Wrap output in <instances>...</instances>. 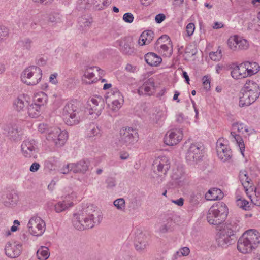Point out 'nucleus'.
Instances as JSON below:
<instances>
[{
    "instance_id": "0e129e2a",
    "label": "nucleus",
    "mask_w": 260,
    "mask_h": 260,
    "mask_svg": "<svg viewBox=\"0 0 260 260\" xmlns=\"http://www.w3.org/2000/svg\"><path fill=\"white\" fill-rule=\"evenodd\" d=\"M57 76V73L52 74L50 75L49 77V81L52 84H56L57 83V80H56V77Z\"/></svg>"
},
{
    "instance_id": "f3484780",
    "label": "nucleus",
    "mask_w": 260,
    "mask_h": 260,
    "mask_svg": "<svg viewBox=\"0 0 260 260\" xmlns=\"http://www.w3.org/2000/svg\"><path fill=\"white\" fill-rule=\"evenodd\" d=\"M22 250V245L15 242H8L5 248L6 254L11 258L18 257L21 254Z\"/></svg>"
},
{
    "instance_id": "8fccbe9b",
    "label": "nucleus",
    "mask_w": 260,
    "mask_h": 260,
    "mask_svg": "<svg viewBox=\"0 0 260 260\" xmlns=\"http://www.w3.org/2000/svg\"><path fill=\"white\" fill-rule=\"evenodd\" d=\"M8 35V29L5 26H0V42L6 39Z\"/></svg>"
},
{
    "instance_id": "e2e57ef3",
    "label": "nucleus",
    "mask_w": 260,
    "mask_h": 260,
    "mask_svg": "<svg viewBox=\"0 0 260 260\" xmlns=\"http://www.w3.org/2000/svg\"><path fill=\"white\" fill-rule=\"evenodd\" d=\"M210 58L214 61H219L221 57H218V55L216 54V52H211L209 53Z\"/></svg>"
},
{
    "instance_id": "f8f14e48",
    "label": "nucleus",
    "mask_w": 260,
    "mask_h": 260,
    "mask_svg": "<svg viewBox=\"0 0 260 260\" xmlns=\"http://www.w3.org/2000/svg\"><path fill=\"white\" fill-rule=\"evenodd\" d=\"M29 233L35 236H40L43 234L46 229L45 221L40 217H31L27 224Z\"/></svg>"
},
{
    "instance_id": "473e14b6",
    "label": "nucleus",
    "mask_w": 260,
    "mask_h": 260,
    "mask_svg": "<svg viewBox=\"0 0 260 260\" xmlns=\"http://www.w3.org/2000/svg\"><path fill=\"white\" fill-rule=\"evenodd\" d=\"M73 205L72 202H68L65 201L59 202L54 206L55 210L57 213H60L65 211Z\"/></svg>"
},
{
    "instance_id": "b1692460",
    "label": "nucleus",
    "mask_w": 260,
    "mask_h": 260,
    "mask_svg": "<svg viewBox=\"0 0 260 260\" xmlns=\"http://www.w3.org/2000/svg\"><path fill=\"white\" fill-rule=\"evenodd\" d=\"M231 69L232 70L231 72V74L233 78L238 79L247 77L244 63L240 64L239 66L233 64L231 67Z\"/></svg>"
},
{
    "instance_id": "f704fd0d",
    "label": "nucleus",
    "mask_w": 260,
    "mask_h": 260,
    "mask_svg": "<svg viewBox=\"0 0 260 260\" xmlns=\"http://www.w3.org/2000/svg\"><path fill=\"white\" fill-rule=\"evenodd\" d=\"M49 255V249L46 247H41L37 252V256L40 260H46Z\"/></svg>"
},
{
    "instance_id": "c756f323",
    "label": "nucleus",
    "mask_w": 260,
    "mask_h": 260,
    "mask_svg": "<svg viewBox=\"0 0 260 260\" xmlns=\"http://www.w3.org/2000/svg\"><path fill=\"white\" fill-rule=\"evenodd\" d=\"M112 0H90L85 1V4H89L91 3L93 4L97 10H102L106 8L111 3Z\"/></svg>"
},
{
    "instance_id": "2f4dec72",
    "label": "nucleus",
    "mask_w": 260,
    "mask_h": 260,
    "mask_svg": "<svg viewBox=\"0 0 260 260\" xmlns=\"http://www.w3.org/2000/svg\"><path fill=\"white\" fill-rule=\"evenodd\" d=\"M27 111L29 116L32 118L37 117L40 115V107L39 104H32L28 105Z\"/></svg>"
},
{
    "instance_id": "72a5a7b5",
    "label": "nucleus",
    "mask_w": 260,
    "mask_h": 260,
    "mask_svg": "<svg viewBox=\"0 0 260 260\" xmlns=\"http://www.w3.org/2000/svg\"><path fill=\"white\" fill-rule=\"evenodd\" d=\"M146 238L144 236L137 237L135 244V248L137 251H142L144 250L146 247Z\"/></svg>"
},
{
    "instance_id": "f03ea898",
    "label": "nucleus",
    "mask_w": 260,
    "mask_h": 260,
    "mask_svg": "<svg viewBox=\"0 0 260 260\" xmlns=\"http://www.w3.org/2000/svg\"><path fill=\"white\" fill-rule=\"evenodd\" d=\"M260 95L259 85L254 81L247 80L241 89L239 97V106H248L253 103Z\"/></svg>"
},
{
    "instance_id": "393cba45",
    "label": "nucleus",
    "mask_w": 260,
    "mask_h": 260,
    "mask_svg": "<svg viewBox=\"0 0 260 260\" xmlns=\"http://www.w3.org/2000/svg\"><path fill=\"white\" fill-rule=\"evenodd\" d=\"M18 201L17 194L10 192L4 194L2 197V202L6 207L15 205Z\"/></svg>"
},
{
    "instance_id": "603ef678",
    "label": "nucleus",
    "mask_w": 260,
    "mask_h": 260,
    "mask_svg": "<svg viewBox=\"0 0 260 260\" xmlns=\"http://www.w3.org/2000/svg\"><path fill=\"white\" fill-rule=\"evenodd\" d=\"M104 103L103 100L101 96H97L96 98H92L90 101L89 104L95 106H100L102 104L103 105Z\"/></svg>"
},
{
    "instance_id": "6e6552de",
    "label": "nucleus",
    "mask_w": 260,
    "mask_h": 260,
    "mask_svg": "<svg viewBox=\"0 0 260 260\" xmlns=\"http://www.w3.org/2000/svg\"><path fill=\"white\" fill-rule=\"evenodd\" d=\"M68 138V134L66 131H61L57 127L52 128L49 130L46 139L52 142L56 147L63 146Z\"/></svg>"
},
{
    "instance_id": "338daca9",
    "label": "nucleus",
    "mask_w": 260,
    "mask_h": 260,
    "mask_svg": "<svg viewBox=\"0 0 260 260\" xmlns=\"http://www.w3.org/2000/svg\"><path fill=\"white\" fill-rule=\"evenodd\" d=\"M172 202L175 203V204H177L179 206H182L183 205L184 199L181 198L176 200H172Z\"/></svg>"
},
{
    "instance_id": "c85d7f7f",
    "label": "nucleus",
    "mask_w": 260,
    "mask_h": 260,
    "mask_svg": "<svg viewBox=\"0 0 260 260\" xmlns=\"http://www.w3.org/2000/svg\"><path fill=\"white\" fill-rule=\"evenodd\" d=\"M244 63L245 66L247 76H251L257 73L259 70L260 66L255 62H251L247 61L244 62Z\"/></svg>"
},
{
    "instance_id": "0eeeda50",
    "label": "nucleus",
    "mask_w": 260,
    "mask_h": 260,
    "mask_svg": "<svg viewBox=\"0 0 260 260\" xmlns=\"http://www.w3.org/2000/svg\"><path fill=\"white\" fill-rule=\"evenodd\" d=\"M42 77L41 69L37 66H31L26 68L21 75V81L28 85H37Z\"/></svg>"
},
{
    "instance_id": "bf43d9fd",
    "label": "nucleus",
    "mask_w": 260,
    "mask_h": 260,
    "mask_svg": "<svg viewBox=\"0 0 260 260\" xmlns=\"http://www.w3.org/2000/svg\"><path fill=\"white\" fill-rule=\"evenodd\" d=\"M100 132V129L98 127L93 126V128L88 133V136L89 137H93L97 136Z\"/></svg>"
},
{
    "instance_id": "4c0bfd02",
    "label": "nucleus",
    "mask_w": 260,
    "mask_h": 260,
    "mask_svg": "<svg viewBox=\"0 0 260 260\" xmlns=\"http://www.w3.org/2000/svg\"><path fill=\"white\" fill-rule=\"evenodd\" d=\"M232 128L234 130L237 129L239 133H241L242 134L249 132L248 127L242 123H234L232 124Z\"/></svg>"
},
{
    "instance_id": "a19ab883",
    "label": "nucleus",
    "mask_w": 260,
    "mask_h": 260,
    "mask_svg": "<svg viewBox=\"0 0 260 260\" xmlns=\"http://www.w3.org/2000/svg\"><path fill=\"white\" fill-rule=\"evenodd\" d=\"M62 16L57 12H53L50 14L49 21L52 23L56 24L61 22Z\"/></svg>"
},
{
    "instance_id": "9d476101",
    "label": "nucleus",
    "mask_w": 260,
    "mask_h": 260,
    "mask_svg": "<svg viewBox=\"0 0 260 260\" xmlns=\"http://www.w3.org/2000/svg\"><path fill=\"white\" fill-rule=\"evenodd\" d=\"M120 134L119 142L123 145L132 146L138 140L137 130L131 127H127L121 129Z\"/></svg>"
},
{
    "instance_id": "e433bc0d",
    "label": "nucleus",
    "mask_w": 260,
    "mask_h": 260,
    "mask_svg": "<svg viewBox=\"0 0 260 260\" xmlns=\"http://www.w3.org/2000/svg\"><path fill=\"white\" fill-rule=\"evenodd\" d=\"M231 135L232 136L233 138H234L237 142V143L238 144L240 149L241 153L243 155V151L244 150L245 146L242 138L239 135L236 134L235 132H231Z\"/></svg>"
},
{
    "instance_id": "58836bf2",
    "label": "nucleus",
    "mask_w": 260,
    "mask_h": 260,
    "mask_svg": "<svg viewBox=\"0 0 260 260\" xmlns=\"http://www.w3.org/2000/svg\"><path fill=\"white\" fill-rule=\"evenodd\" d=\"M171 44V40L168 36L166 35H163L160 37L156 42L154 46L155 49H158L159 46H161L164 44Z\"/></svg>"
},
{
    "instance_id": "6ab92c4d",
    "label": "nucleus",
    "mask_w": 260,
    "mask_h": 260,
    "mask_svg": "<svg viewBox=\"0 0 260 260\" xmlns=\"http://www.w3.org/2000/svg\"><path fill=\"white\" fill-rule=\"evenodd\" d=\"M95 72L98 73L100 79L101 77V75H103V71H101V69L97 67H93L86 70L83 78V81L86 84H89L96 82L98 79L97 77L94 78Z\"/></svg>"
},
{
    "instance_id": "5701e85b",
    "label": "nucleus",
    "mask_w": 260,
    "mask_h": 260,
    "mask_svg": "<svg viewBox=\"0 0 260 260\" xmlns=\"http://www.w3.org/2000/svg\"><path fill=\"white\" fill-rule=\"evenodd\" d=\"M89 161L83 159L76 163H71V170L74 173L85 174L88 170Z\"/></svg>"
},
{
    "instance_id": "ea45409f",
    "label": "nucleus",
    "mask_w": 260,
    "mask_h": 260,
    "mask_svg": "<svg viewBox=\"0 0 260 260\" xmlns=\"http://www.w3.org/2000/svg\"><path fill=\"white\" fill-rule=\"evenodd\" d=\"M173 225V221L171 219H168L164 222L159 228V232L161 233H166L171 231L172 225Z\"/></svg>"
},
{
    "instance_id": "864d4df0",
    "label": "nucleus",
    "mask_w": 260,
    "mask_h": 260,
    "mask_svg": "<svg viewBox=\"0 0 260 260\" xmlns=\"http://www.w3.org/2000/svg\"><path fill=\"white\" fill-rule=\"evenodd\" d=\"M106 183L108 188H113L116 186V181L114 178H108L106 180Z\"/></svg>"
},
{
    "instance_id": "423d86ee",
    "label": "nucleus",
    "mask_w": 260,
    "mask_h": 260,
    "mask_svg": "<svg viewBox=\"0 0 260 260\" xmlns=\"http://www.w3.org/2000/svg\"><path fill=\"white\" fill-rule=\"evenodd\" d=\"M79 110L73 102L67 103L62 111V116L64 122L68 125H76L80 122Z\"/></svg>"
},
{
    "instance_id": "7c9ffc66",
    "label": "nucleus",
    "mask_w": 260,
    "mask_h": 260,
    "mask_svg": "<svg viewBox=\"0 0 260 260\" xmlns=\"http://www.w3.org/2000/svg\"><path fill=\"white\" fill-rule=\"evenodd\" d=\"M158 49H155L160 53L166 56H170L173 52V45L171 41V44H164L161 46H159Z\"/></svg>"
},
{
    "instance_id": "cd10ccee",
    "label": "nucleus",
    "mask_w": 260,
    "mask_h": 260,
    "mask_svg": "<svg viewBox=\"0 0 260 260\" xmlns=\"http://www.w3.org/2000/svg\"><path fill=\"white\" fill-rule=\"evenodd\" d=\"M223 197V192L218 188L211 189L205 194L206 200L210 201L220 200Z\"/></svg>"
},
{
    "instance_id": "37998d69",
    "label": "nucleus",
    "mask_w": 260,
    "mask_h": 260,
    "mask_svg": "<svg viewBox=\"0 0 260 260\" xmlns=\"http://www.w3.org/2000/svg\"><path fill=\"white\" fill-rule=\"evenodd\" d=\"M202 198L201 193H192L189 198V202L193 205H198Z\"/></svg>"
},
{
    "instance_id": "bb28decb",
    "label": "nucleus",
    "mask_w": 260,
    "mask_h": 260,
    "mask_svg": "<svg viewBox=\"0 0 260 260\" xmlns=\"http://www.w3.org/2000/svg\"><path fill=\"white\" fill-rule=\"evenodd\" d=\"M145 60L150 66H158L162 61V58L153 52H149L145 55Z\"/></svg>"
},
{
    "instance_id": "ddd939ff",
    "label": "nucleus",
    "mask_w": 260,
    "mask_h": 260,
    "mask_svg": "<svg viewBox=\"0 0 260 260\" xmlns=\"http://www.w3.org/2000/svg\"><path fill=\"white\" fill-rule=\"evenodd\" d=\"M202 147L198 144H191L186 153L187 161L190 164L197 163L202 159Z\"/></svg>"
},
{
    "instance_id": "9b49d317",
    "label": "nucleus",
    "mask_w": 260,
    "mask_h": 260,
    "mask_svg": "<svg viewBox=\"0 0 260 260\" xmlns=\"http://www.w3.org/2000/svg\"><path fill=\"white\" fill-rule=\"evenodd\" d=\"M116 46L120 52L124 55L134 56L136 54V49L131 37H125L116 41Z\"/></svg>"
},
{
    "instance_id": "79ce46f5",
    "label": "nucleus",
    "mask_w": 260,
    "mask_h": 260,
    "mask_svg": "<svg viewBox=\"0 0 260 260\" xmlns=\"http://www.w3.org/2000/svg\"><path fill=\"white\" fill-rule=\"evenodd\" d=\"M78 23L82 30H85L91 25L92 21L86 18L81 17L79 19Z\"/></svg>"
},
{
    "instance_id": "774afa93",
    "label": "nucleus",
    "mask_w": 260,
    "mask_h": 260,
    "mask_svg": "<svg viewBox=\"0 0 260 260\" xmlns=\"http://www.w3.org/2000/svg\"><path fill=\"white\" fill-rule=\"evenodd\" d=\"M184 120V116L182 113H179L176 115V121L178 123H182Z\"/></svg>"
},
{
    "instance_id": "4d7b16f0",
    "label": "nucleus",
    "mask_w": 260,
    "mask_h": 260,
    "mask_svg": "<svg viewBox=\"0 0 260 260\" xmlns=\"http://www.w3.org/2000/svg\"><path fill=\"white\" fill-rule=\"evenodd\" d=\"M123 19L127 23H132L134 20L133 15L131 13H126L123 16Z\"/></svg>"
},
{
    "instance_id": "39448f33",
    "label": "nucleus",
    "mask_w": 260,
    "mask_h": 260,
    "mask_svg": "<svg viewBox=\"0 0 260 260\" xmlns=\"http://www.w3.org/2000/svg\"><path fill=\"white\" fill-rule=\"evenodd\" d=\"M228 215V208L226 204L219 202L213 204L209 209L207 219L210 224L219 225L226 219Z\"/></svg>"
},
{
    "instance_id": "c9c22d12",
    "label": "nucleus",
    "mask_w": 260,
    "mask_h": 260,
    "mask_svg": "<svg viewBox=\"0 0 260 260\" xmlns=\"http://www.w3.org/2000/svg\"><path fill=\"white\" fill-rule=\"evenodd\" d=\"M18 45L23 50L29 51L32 47V41L29 38H24L20 40L18 43Z\"/></svg>"
},
{
    "instance_id": "49530a36",
    "label": "nucleus",
    "mask_w": 260,
    "mask_h": 260,
    "mask_svg": "<svg viewBox=\"0 0 260 260\" xmlns=\"http://www.w3.org/2000/svg\"><path fill=\"white\" fill-rule=\"evenodd\" d=\"M123 100L121 99V101H119L118 100H114L112 101L111 105L109 106L110 108L113 111H117L121 107L123 104Z\"/></svg>"
},
{
    "instance_id": "dca6fc26",
    "label": "nucleus",
    "mask_w": 260,
    "mask_h": 260,
    "mask_svg": "<svg viewBox=\"0 0 260 260\" xmlns=\"http://www.w3.org/2000/svg\"><path fill=\"white\" fill-rule=\"evenodd\" d=\"M228 44L233 51L246 49L249 45L246 40L237 35L230 37L228 40Z\"/></svg>"
},
{
    "instance_id": "aec40b11",
    "label": "nucleus",
    "mask_w": 260,
    "mask_h": 260,
    "mask_svg": "<svg viewBox=\"0 0 260 260\" xmlns=\"http://www.w3.org/2000/svg\"><path fill=\"white\" fill-rule=\"evenodd\" d=\"M216 150L218 156L223 161L229 160L232 156L231 149L218 140L216 143Z\"/></svg>"
},
{
    "instance_id": "a878e982",
    "label": "nucleus",
    "mask_w": 260,
    "mask_h": 260,
    "mask_svg": "<svg viewBox=\"0 0 260 260\" xmlns=\"http://www.w3.org/2000/svg\"><path fill=\"white\" fill-rule=\"evenodd\" d=\"M28 105V102L24 94L19 95L13 101V108L18 112L23 111Z\"/></svg>"
},
{
    "instance_id": "052dcab7",
    "label": "nucleus",
    "mask_w": 260,
    "mask_h": 260,
    "mask_svg": "<svg viewBox=\"0 0 260 260\" xmlns=\"http://www.w3.org/2000/svg\"><path fill=\"white\" fill-rule=\"evenodd\" d=\"M165 18L166 16L165 14L160 13L156 15L155 20L156 23H160L165 19Z\"/></svg>"
},
{
    "instance_id": "4be33fe9",
    "label": "nucleus",
    "mask_w": 260,
    "mask_h": 260,
    "mask_svg": "<svg viewBox=\"0 0 260 260\" xmlns=\"http://www.w3.org/2000/svg\"><path fill=\"white\" fill-rule=\"evenodd\" d=\"M258 197L259 196L257 194L256 196H255V197H253L252 196L251 198L250 199L251 200V203H249L244 199H238L236 201L237 205L240 208L245 210H249L251 209V205H259L260 202L259 200L258 199Z\"/></svg>"
},
{
    "instance_id": "3c124183",
    "label": "nucleus",
    "mask_w": 260,
    "mask_h": 260,
    "mask_svg": "<svg viewBox=\"0 0 260 260\" xmlns=\"http://www.w3.org/2000/svg\"><path fill=\"white\" fill-rule=\"evenodd\" d=\"M37 99L36 101L38 102V104H39L40 107L41 105H43L46 102L47 96L44 93H41L39 94L36 97Z\"/></svg>"
},
{
    "instance_id": "7ed1b4c3",
    "label": "nucleus",
    "mask_w": 260,
    "mask_h": 260,
    "mask_svg": "<svg viewBox=\"0 0 260 260\" xmlns=\"http://www.w3.org/2000/svg\"><path fill=\"white\" fill-rule=\"evenodd\" d=\"M239 222L232 219L228 222L223 230H220L217 238L218 245L226 247L234 244L237 240L236 233L239 231Z\"/></svg>"
},
{
    "instance_id": "1a4fd4ad",
    "label": "nucleus",
    "mask_w": 260,
    "mask_h": 260,
    "mask_svg": "<svg viewBox=\"0 0 260 260\" xmlns=\"http://www.w3.org/2000/svg\"><path fill=\"white\" fill-rule=\"evenodd\" d=\"M37 144L34 139L23 141L21 145V151L23 156L27 158L36 159L39 152Z\"/></svg>"
},
{
    "instance_id": "4468645a",
    "label": "nucleus",
    "mask_w": 260,
    "mask_h": 260,
    "mask_svg": "<svg viewBox=\"0 0 260 260\" xmlns=\"http://www.w3.org/2000/svg\"><path fill=\"white\" fill-rule=\"evenodd\" d=\"M239 176L248 198L251 199L252 196H256V189L253 185L251 179L248 176L247 171L246 170L240 171Z\"/></svg>"
},
{
    "instance_id": "2eb2a0df",
    "label": "nucleus",
    "mask_w": 260,
    "mask_h": 260,
    "mask_svg": "<svg viewBox=\"0 0 260 260\" xmlns=\"http://www.w3.org/2000/svg\"><path fill=\"white\" fill-rule=\"evenodd\" d=\"M182 138L183 133L181 129H173L167 132L164 142L168 145L173 146L178 144Z\"/></svg>"
},
{
    "instance_id": "a18cd8bd",
    "label": "nucleus",
    "mask_w": 260,
    "mask_h": 260,
    "mask_svg": "<svg viewBox=\"0 0 260 260\" xmlns=\"http://www.w3.org/2000/svg\"><path fill=\"white\" fill-rule=\"evenodd\" d=\"M90 109L89 113L90 114H95L96 115L98 116L101 114L102 110L103 109V105L102 104L100 106H95L89 104Z\"/></svg>"
},
{
    "instance_id": "680f3d73",
    "label": "nucleus",
    "mask_w": 260,
    "mask_h": 260,
    "mask_svg": "<svg viewBox=\"0 0 260 260\" xmlns=\"http://www.w3.org/2000/svg\"><path fill=\"white\" fill-rule=\"evenodd\" d=\"M40 167V165L38 162H34L30 166L29 170L30 172H35L39 169Z\"/></svg>"
},
{
    "instance_id": "6e6d98bb",
    "label": "nucleus",
    "mask_w": 260,
    "mask_h": 260,
    "mask_svg": "<svg viewBox=\"0 0 260 260\" xmlns=\"http://www.w3.org/2000/svg\"><path fill=\"white\" fill-rule=\"evenodd\" d=\"M203 84L204 88L208 90L210 88V80L208 76H205L203 77Z\"/></svg>"
},
{
    "instance_id": "13d9d810",
    "label": "nucleus",
    "mask_w": 260,
    "mask_h": 260,
    "mask_svg": "<svg viewBox=\"0 0 260 260\" xmlns=\"http://www.w3.org/2000/svg\"><path fill=\"white\" fill-rule=\"evenodd\" d=\"M59 171L61 174H68L70 171H72L71 164H68L67 165L64 166L62 168H61L59 170Z\"/></svg>"
},
{
    "instance_id": "c03bdc74",
    "label": "nucleus",
    "mask_w": 260,
    "mask_h": 260,
    "mask_svg": "<svg viewBox=\"0 0 260 260\" xmlns=\"http://www.w3.org/2000/svg\"><path fill=\"white\" fill-rule=\"evenodd\" d=\"M114 206L120 211H123L125 207V202L123 198H119L113 202Z\"/></svg>"
},
{
    "instance_id": "a211bd4d",
    "label": "nucleus",
    "mask_w": 260,
    "mask_h": 260,
    "mask_svg": "<svg viewBox=\"0 0 260 260\" xmlns=\"http://www.w3.org/2000/svg\"><path fill=\"white\" fill-rule=\"evenodd\" d=\"M154 169H157L159 175H166L170 168V162L169 159L165 156L159 157L155 159L153 164Z\"/></svg>"
},
{
    "instance_id": "20e7f679",
    "label": "nucleus",
    "mask_w": 260,
    "mask_h": 260,
    "mask_svg": "<svg viewBox=\"0 0 260 260\" xmlns=\"http://www.w3.org/2000/svg\"><path fill=\"white\" fill-rule=\"evenodd\" d=\"M259 233L255 230L251 229L245 232L237 243V249L241 253L251 252L260 243Z\"/></svg>"
},
{
    "instance_id": "69168bd1",
    "label": "nucleus",
    "mask_w": 260,
    "mask_h": 260,
    "mask_svg": "<svg viewBox=\"0 0 260 260\" xmlns=\"http://www.w3.org/2000/svg\"><path fill=\"white\" fill-rule=\"evenodd\" d=\"M48 126L46 124H40L38 126L39 131L43 133L45 132V130L47 129Z\"/></svg>"
},
{
    "instance_id": "de8ad7c7",
    "label": "nucleus",
    "mask_w": 260,
    "mask_h": 260,
    "mask_svg": "<svg viewBox=\"0 0 260 260\" xmlns=\"http://www.w3.org/2000/svg\"><path fill=\"white\" fill-rule=\"evenodd\" d=\"M190 252V250L188 247H184L180 249L179 251L176 252L174 255V258L177 259L178 256H187Z\"/></svg>"
},
{
    "instance_id": "f257e3e1",
    "label": "nucleus",
    "mask_w": 260,
    "mask_h": 260,
    "mask_svg": "<svg viewBox=\"0 0 260 260\" xmlns=\"http://www.w3.org/2000/svg\"><path fill=\"white\" fill-rule=\"evenodd\" d=\"M103 219L101 211L96 207L91 205L84 208L78 214H74L73 224L78 230L92 228L99 225Z\"/></svg>"
},
{
    "instance_id": "09e8293b",
    "label": "nucleus",
    "mask_w": 260,
    "mask_h": 260,
    "mask_svg": "<svg viewBox=\"0 0 260 260\" xmlns=\"http://www.w3.org/2000/svg\"><path fill=\"white\" fill-rule=\"evenodd\" d=\"M141 37L144 38L145 41L147 40V42L150 43L154 37V32L151 30L144 31L141 34Z\"/></svg>"
},
{
    "instance_id": "412c9836",
    "label": "nucleus",
    "mask_w": 260,
    "mask_h": 260,
    "mask_svg": "<svg viewBox=\"0 0 260 260\" xmlns=\"http://www.w3.org/2000/svg\"><path fill=\"white\" fill-rule=\"evenodd\" d=\"M154 87V80L152 78H150L138 89V93L139 95H151L155 91Z\"/></svg>"
},
{
    "instance_id": "5fc2aeb1",
    "label": "nucleus",
    "mask_w": 260,
    "mask_h": 260,
    "mask_svg": "<svg viewBox=\"0 0 260 260\" xmlns=\"http://www.w3.org/2000/svg\"><path fill=\"white\" fill-rule=\"evenodd\" d=\"M195 26L193 23H190L186 27V31L188 36H191L194 30Z\"/></svg>"
}]
</instances>
